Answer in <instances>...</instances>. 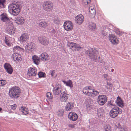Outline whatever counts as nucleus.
<instances>
[{
    "label": "nucleus",
    "mask_w": 131,
    "mask_h": 131,
    "mask_svg": "<svg viewBox=\"0 0 131 131\" xmlns=\"http://www.w3.org/2000/svg\"><path fill=\"white\" fill-rule=\"evenodd\" d=\"M8 8L9 13L15 16L17 15L20 12V6L17 3H12L9 5Z\"/></svg>",
    "instance_id": "1"
},
{
    "label": "nucleus",
    "mask_w": 131,
    "mask_h": 131,
    "mask_svg": "<svg viewBox=\"0 0 131 131\" xmlns=\"http://www.w3.org/2000/svg\"><path fill=\"white\" fill-rule=\"evenodd\" d=\"M21 93L19 88L18 87H13L10 88L9 90V95L12 98H17Z\"/></svg>",
    "instance_id": "2"
},
{
    "label": "nucleus",
    "mask_w": 131,
    "mask_h": 131,
    "mask_svg": "<svg viewBox=\"0 0 131 131\" xmlns=\"http://www.w3.org/2000/svg\"><path fill=\"white\" fill-rule=\"evenodd\" d=\"M85 53L88 54L90 58L93 61H95L97 59L98 52L95 48H90L86 51Z\"/></svg>",
    "instance_id": "3"
},
{
    "label": "nucleus",
    "mask_w": 131,
    "mask_h": 131,
    "mask_svg": "<svg viewBox=\"0 0 131 131\" xmlns=\"http://www.w3.org/2000/svg\"><path fill=\"white\" fill-rule=\"evenodd\" d=\"M122 110L117 107H115L111 110L110 112V116L112 118H114L117 116L119 114L122 113Z\"/></svg>",
    "instance_id": "4"
},
{
    "label": "nucleus",
    "mask_w": 131,
    "mask_h": 131,
    "mask_svg": "<svg viewBox=\"0 0 131 131\" xmlns=\"http://www.w3.org/2000/svg\"><path fill=\"white\" fill-rule=\"evenodd\" d=\"M107 100V97L104 95H100L98 96L97 102L98 104L101 105L104 104Z\"/></svg>",
    "instance_id": "5"
},
{
    "label": "nucleus",
    "mask_w": 131,
    "mask_h": 131,
    "mask_svg": "<svg viewBox=\"0 0 131 131\" xmlns=\"http://www.w3.org/2000/svg\"><path fill=\"white\" fill-rule=\"evenodd\" d=\"M42 6L43 9L46 11H50L52 10L53 8V5L49 2H45L43 3Z\"/></svg>",
    "instance_id": "6"
},
{
    "label": "nucleus",
    "mask_w": 131,
    "mask_h": 131,
    "mask_svg": "<svg viewBox=\"0 0 131 131\" xmlns=\"http://www.w3.org/2000/svg\"><path fill=\"white\" fill-rule=\"evenodd\" d=\"M38 40L40 43L43 45H48L49 43L48 39L45 36H40L39 37Z\"/></svg>",
    "instance_id": "7"
},
{
    "label": "nucleus",
    "mask_w": 131,
    "mask_h": 131,
    "mask_svg": "<svg viewBox=\"0 0 131 131\" xmlns=\"http://www.w3.org/2000/svg\"><path fill=\"white\" fill-rule=\"evenodd\" d=\"M62 88L61 86L58 83L56 84L53 89V94L56 95L60 94L61 92Z\"/></svg>",
    "instance_id": "8"
},
{
    "label": "nucleus",
    "mask_w": 131,
    "mask_h": 131,
    "mask_svg": "<svg viewBox=\"0 0 131 131\" xmlns=\"http://www.w3.org/2000/svg\"><path fill=\"white\" fill-rule=\"evenodd\" d=\"M109 39L113 44L117 45L119 42V41L117 38L113 34H109Z\"/></svg>",
    "instance_id": "9"
},
{
    "label": "nucleus",
    "mask_w": 131,
    "mask_h": 131,
    "mask_svg": "<svg viewBox=\"0 0 131 131\" xmlns=\"http://www.w3.org/2000/svg\"><path fill=\"white\" fill-rule=\"evenodd\" d=\"M84 17L82 15H79L76 16L75 18V23L78 24H81L84 21Z\"/></svg>",
    "instance_id": "10"
},
{
    "label": "nucleus",
    "mask_w": 131,
    "mask_h": 131,
    "mask_svg": "<svg viewBox=\"0 0 131 131\" xmlns=\"http://www.w3.org/2000/svg\"><path fill=\"white\" fill-rule=\"evenodd\" d=\"M67 46L71 49L72 48H76L77 49L78 51L80 49L83 48L79 45L76 43L72 42H68L67 44Z\"/></svg>",
    "instance_id": "11"
},
{
    "label": "nucleus",
    "mask_w": 131,
    "mask_h": 131,
    "mask_svg": "<svg viewBox=\"0 0 131 131\" xmlns=\"http://www.w3.org/2000/svg\"><path fill=\"white\" fill-rule=\"evenodd\" d=\"M64 27L65 29L67 30H70L73 28V25L72 22L70 21H66L64 24Z\"/></svg>",
    "instance_id": "12"
},
{
    "label": "nucleus",
    "mask_w": 131,
    "mask_h": 131,
    "mask_svg": "<svg viewBox=\"0 0 131 131\" xmlns=\"http://www.w3.org/2000/svg\"><path fill=\"white\" fill-rule=\"evenodd\" d=\"M12 58L14 61L16 62L20 61L22 60L21 55L18 53H15L12 55Z\"/></svg>",
    "instance_id": "13"
},
{
    "label": "nucleus",
    "mask_w": 131,
    "mask_h": 131,
    "mask_svg": "<svg viewBox=\"0 0 131 131\" xmlns=\"http://www.w3.org/2000/svg\"><path fill=\"white\" fill-rule=\"evenodd\" d=\"M68 95L67 94L66 91L62 92L60 94V99L62 102H65L68 100Z\"/></svg>",
    "instance_id": "14"
},
{
    "label": "nucleus",
    "mask_w": 131,
    "mask_h": 131,
    "mask_svg": "<svg viewBox=\"0 0 131 131\" xmlns=\"http://www.w3.org/2000/svg\"><path fill=\"white\" fill-rule=\"evenodd\" d=\"M68 117L69 119L73 121H76L78 117V116L77 114L72 112L69 113Z\"/></svg>",
    "instance_id": "15"
},
{
    "label": "nucleus",
    "mask_w": 131,
    "mask_h": 131,
    "mask_svg": "<svg viewBox=\"0 0 131 131\" xmlns=\"http://www.w3.org/2000/svg\"><path fill=\"white\" fill-rule=\"evenodd\" d=\"M4 68L6 71L9 74H11L13 72V69L11 65L8 63H5L4 65Z\"/></svg>",
    "instance_id": "16"
},
{
    "label": "nucleus",
    "mask_w": 131,
    "mask_h": 131,
    "mask_svg": "<svg viewBox=\"0 0 131 131\" xmlns=\"http://www.w3.org/2000/svg\"><path fill=\"white\" fill-rule=\"evenodd\" d=\"M93 89L91 86H87L83 88V92L84 94L89 96V93L91 92Z\"/></svg>",
    "instance_id": "17"
},
{
    "label": "nucleus",
    "mask_w": 131,
    "mask_h": 131,
    "mask_svg": "<svg viewBox=\"0 0 131 131\" xmlns=\"http://www.w3.org/2000/svg\"><path fill=\"white\" fill-rule=\"evenodd\" d=\"M40 59L43 61H47L49 60V55L46 52L42 53L39 56Z\"/></svg>",
    "instance_id": "18"
},
{
    "label": "nucleus",
    "mask_w": 131,
    "mask_h": 131,
    "mask_svg": "<svg viewBox=\"0 0 131 131\" xmlns=\"http://www.w3.org/2000/svg\"><path fill=\"white\" fill-rule=\"evenodd\" d=\"M28 74L30 76H33L37 74V70L35 68H30L28 70Z\"/></svg>",
    "instance_id": "19"
},
{
    "label": "nucleus",
    "mask_w": 131,
    "mask_h": 131,
    "mask_svg": "<svg viewBox=\"0 0 131 131\" xmlns=\"http://www.w3.org/2000/svg\"><path fill=\"white\" fill-rule=\"evenodd\" d=\"M115 102L119 107L122 108L124 106L123 102L121 98L119 96L117 97V100L115 101Z\"/></svg>",
    "instance_id": "20"
},
{
    "label": "nucleus",
    "mask_w": 131,
    "mask_h": 131,
    "mask_svg": "<svg viewBox=\"0 0 131 131\" xmlns=\"http://www.w3.org/2000/svg\"><path fill=\"white\" fill-rule=\"evenodd\" d=\"M74 106V103L72 102L68 103L65 108V110L67 111H70L72 109Z\"/></svg>",
    "instance_id": "21"
},
{
    "label": "nucleus",
    "mask_w": 131,
    "mask_h": 131,
    "mask_svg": "<svg viewBox=\"0 0 131 131\" xmlns=\"http://www.w3.org/2000/svg\"><path fill=\"white\" fill-rule=\"evenodd\" d=\"M33 62L35 64L38 65L40 63V58L36 55H34L32 56V57Z\"/></svg>",
    "instance_id": "22"
},
{
    "label": "nucleus",
    "mask_w": 131,
    "mask_h": 131,
    "mask_svg": "<svg viewBox=\"0 0 131 131\" xmlns=\"http://www.w3.org/2000/svg\"><path fill=\"white\" fill-rule=\"evenodd\" d=\"M28 38V36L27 34L23 33L20 38V41L23 42L24 41L27 40Z\"/></svg>",
    "instance_id": "23"
},
{
    "label": "nucleus",
    "mask_w": 131,
    "mask_h": 131,
    "mask_svg": "<svg viewBox=\"0 0 131 131\" xmlns=\"http://www.w3.org/2000/svg\"><path fill=\"white\" fill-rule=\"evenodd\" d=\"M99 92L96 91L94 89H93L91 92L89 93V96L94 97L95 96H97L99 94Z\"/></svg>",
    "instance_id": "24"
},
{
    "label": "nucleus",
    "mask_w": 131,
    "mask_h": 131,
    "mask_svg": "<svg viewBox=\"0 0 131 131\" xmlns=\"http://www.w3.org/2000/svg\"><path fill=\"white\" fill-rule=\"evenodd\" d=\"M89 10L90 13V15L94 17L96 14V12L95 8L92 6H91L89 8Z\"/></svg>",
    "instance_id": "25"
},
{
    "label": "nucleus",
    "mask_w": 131,
    "mask_h": 131,
    "mask_svg": "<svg viewBox=\"0 0 131 131\" xmlns=\"http://www.w3.org/2000/svg\"><path fill=\"white\" fill-rule=\"evenodd\" d=\"M24 21V19L23 17H17L15 20V22L18 24H23Z\"/></svg>",
    "instance_id": "26"
},
{
    "label": "nucleus",
    "mask_w": 131,
    "mask_h": 131,
    "mask_svg": "<svg viewBox=\"0 0 131 131\" xmlns=\"http://www.w3.org/2000/svg\"><path fill=\"white\" fill-rule=\"evenodd\" d=\"M1 19L3 22H5L8 20L9 19L8 18L7 15L6 14H2L1 15Z\"/></svg>",
    "instance_id": "27"
},
{
    "label": "nucleus",
    "mask_w": 131,
    "mask_h": 131,
    "mask_svg": "<svg viewBox=\"0 0 131 131\" xmlns=\"http://www.w3.org/2000/svg\"><path fill=\"white\" fill-rule=\"evenodd\" d=\"M62 81L67 86L70 87L71 89L73 87L72 82L70 80H69L67 81L64 80Z\"/></svg>",
    "instance_id": "28"
},
{
    "label": "nucleus",
    "mask_w": 131,
    "mask_h": 131,
    "mask_svg": "<svg viewBox=\"0 0 131 131\" xmlns=\"http://www.w3.org/2000/svg\"><path fill=\"white\" fill-rule=\"evenodd\" d=\"M19 110L20 111L22 112L24 115H26L28 114L27 109L26 107H24L23 106H21Z\"/></svg>",
    "instance_id": "29"
},
{
    "label": "nucleus",
    "mask_w": 131,
    "mask_h": 131,
    "mask_svg": "<svg viewBox=\"0 0 131 131\" xmlns=\"http://www.w3.org/2000/svg\"><path fill=\"white\" fill-rule=\"evenodd\" d=\"M11 38L8 36H6L5 37L4 41L6 45L8 46H11V43L10 41Z\"/></svg>",
    "instance_id": "30"
},
{
    "label": "nucleus",
    "mask_w": 131,
    "mask_h": 131,
    "mask_svg": "<svg viewBox=\"0 0 131 131\" xmlns=\"http://www.w3.org/2000/svg\"><path fill=\"white\" fill-rule=\"evenodd\" d=\"M7 29L8 33L10 34H14L15 32V29L13 27H11L9 28V26L7 27Z\"/></svg>",
    "instance_id": "31"
},
{
    "label": "nucleus",
    "mask_w": 131,
    "mask_h": 131,
    "mask_svg": "<svg viewBox=\"0 0 131 131\" xmlns=\"http://www.w3.org/2000/svg\"><path fill=\"white\" fill-rule=\"evenodd\" d=\"M25 48L26 50V51L28 52L32 51L33 49L32 46L30 45L28 43H27L26 45L25 46Z\"/></svg>",
    "instance_id": "32"
},
{
    "label": "nucleus",
    "mask_w": 131,
    "mask_h": 131,
    "mask_svg": "<svg viewBox=\"0 0 131 131\" xmlns=\"http://www.w3.org/2000/svg\"><path fill=\"white\" fill-rule=\"evenodd\" d=\"M89 27L91 30H94L96 28V24L94 23H90L89 25Z\"/></svg>",
    "instance_id": "33"
},
{
    "label": "nucleus",
    "mask_w": 131,
    "mask_h": 131,
    "mask_svg": "<svg viewBox=\"0 0 131 131\" xmlns=\"http://www.w3.org/2000/svg\"><path fill=\"white\" fill-rule=\"evenodd\" d=\"M38 26L41 28H45L47 26V24L45 21L41 22L39 23Z\"/></svg>",
    "instance_id": "34"
},
{
    "label": "nucleus",
    "mask_w": 131,
    "mask_h": 131,
    "mask_svg": "<svg viewBox=\"0 0 131 131\" xmlns=\"http://www.w3.org/2000/svg\"><path fill=\"white\" fill-rule=\"evenodd\" d=\"M122 128L120 124L119 123L116 124L115 126V128L116 129V131L121 130L122 128Z\"/></svg>",
    "instance_id": "35"
},
{
    "label": "nucleus",
    "mask_w": 131,
    "mask_h": 131,
    "mask_svg": "<svg viewBox=\"0 0 131 131\" xmlns=\"http://www.w3.org/2000/svg\"><path fill=\"white\" fill-rule=\"evenodd\" d=\"M104 112L102 109L99 108L97 110V114L98 116H103Z\"/></svg>",
    "instance_id": "36"
},
{
    "label": "nucleus",
    "mask_w": 131,
    "mask_h": 131,
    "mask_svg": "<svg viewBox=\"0 0 131 131\" xmlns=\"http://www.w3.org/2000/svg\"><path fill=\"white\" fill-rule=\"evenodd\" d=\"M6 25L7 26V27H8V26H9V28L11 27H13V26L12 22L10 21L9 19L7 21Z\"/></svg>",
    "instance_id": "37"
},
{
    "label": "nucleus",
    "mask_w": 131,
    "mask_h": 131,
    "mask_svg": "<svg viewBox=\"0 0 131 131\" xmlns=\"http://www.w3.org/2000/svg\"><path fill=\"white\" fill-rule=\"evenodd\" d=\"M21 49V48L18 46H15L13 49L14 52H17L18 51H20Z\"/></svg>",
    "instance_id": "38"
},
{
    "label": "nucleus",
    "mask_w": 131,
    "mask_h": 131,
    "mask_svg": "<svg viewBox=\"0 0 131 131\" xmlns=\"http://www.w3.org/2000/svg\"><path fill=\"white\" fill-rule=\"evenodd\" d=\"M46 96L48 98L50 99H52V95L50 92H47L46 94Z\"/></svg>",
    "instance_id": "39"
},
{
    "label": "nucleus",
    "mask_w": 131,
    "mask_h": 131,
    "mask_svg": "<svg viewBox=\"0 0 131 131\" xmlns=\"http://www.w3.org/2000/svg\"><path fill=\"white\" fill-rule=\"evenodd\" d=\"M45 74L42 72H39L38 74L39 78L44 77H45Z\"/></svg>",
    "instance_id": "40"
},
{
    "label": "nucleus",
    "mask_w": 131,
    "mask_h": 131,
    "mask_svg": "<svg viewBox=\"0 0 131 131\" xmlns=\"http://www.w3.org/2000/svg\"><path fill=\"white\" fill-rule=\"evenodd\" d=\"M105 131H111V128L110 126L108 125H106L104 127Z\"/></svg>",
    "instance_id": "41"
},
{
    "label": "nucleus",
    "mask_w": 131,
    "mask_h": 131,
    "mask_svg": "<svg viewBox=\"0 0 131 131\" xmlns=\"http://www.w3.org/2000/svg\"><path fill=\"white\" fill-rule=\"evenodd\" d=\"M5 0H0V7L2 8L4 7V3Z\"/></svg>",
    "instance_id": "42"
},
{
    "label": "nucleus",
    "mask_w": 131,
    "mask_h": 131,
    "mask_svg": "<svg viewBox=\"0 0 131 131\" xmlns=\"http://www.w3.org/2000/svg\"><path fill=\"white\" fill-rule=\"evenodd\" d=\"M6 81L4 80H0V86H2L6 84Z\"/></svg>",
    "instance_id": "43"
},
{
    "label": "nucleus",
    "mask_w": 131,
    "mask_h": 131,
    "mask_svg": "<svg viewBox=\"0 0 131 131\" xmlns=\"http://www.w3.org/2000/svg\"><path fill=\"white\" fill-rule=\"evenodd\" d=\"M91 0H89V2L88 0H83L82 4L84 5H87L89 3V2H90Z\"/></svg>",
    "instance_id": "44"
},
{
    "label": "nucleus",
    "mask_w": 131,
    "mask_h": 131,
    "mask_svg": "<svg viewBox=\"0 0 131 131\" xmlns=\"http://www.w3.org/2000/svg\"><path fill=\"white\" fill-rule=\"evenodd\" d=\"M58 115L60 116H62L63 114V112L61 111H59L57 113Z\"/></svg>",
    "instance_id": "45"
},
{
    "label": "nucleus",
    "mask_w": 131,
    "mask_h": 131,
    "mask_svg": "<svg viewBox=\"0 0 131 131\" xmlns=\"http://www.w3.org/2000/svg\"><path fill=\"white\" fill-rule=\"evenodd\" d=\"M16 104L12 105L11 106V108L13 110H15L16 108Z\"/></svg>",
    "instance_id": "46"
},
{
    "label": "nucleus",
    "mask_w": 131,
    "mask_h": 131,
    "mask_svg": "<svg viewBox=\"0 0 131 131\" xmlns=\"http://www.w3.org/2000/svg\"><path fill=\"white\" fill-rule=\"evenodd\" d=\"M60 20L59 19H55L54 20V22L56 24H58Z\"/></svg>",
    "instance_id": "47"
},
{
    "label": "nucleus",
    "mask_w": 131,
    "mask_h": 131,
    "mask_svg": "<svg viewBox=\"0 0 131 131\" xmlns=\"http://www.w3.org/2000/svg\"><path fill=\"white\" fill-rule=\"evenodd\" d=\"M55 72L54 70H52L50 71V74L52 76V77L53 76Z\"/></svg>",
    "instance_id": "48"
},
{
    "label": "nucleus",
    "mask_w": 131,
    "mask_h": 131,
    "mask_svg": "<svg viewBox=\"0 0 131 131\" xmlns=\"http://www.w3.org/2000/svg\"><path fill=\"white\" fill-rule=\"evenodd\" d=\"M115 32L116 34H118V35H121V33L120 31H118V30H116L115 31Z\"/></svg>",
    "instance_id": "49"
},
{
    "label": "nucleus",
    "mask_w": 131,
    "mask_h": 131,
    "mask_svg": "<svg viewBox=\"0 0 131 131\" xmlns=\"http://www.w3.org/2000/svg\"><path fill=\"white\" fill-rule=\"evenodd\" d=\"M74 125L73 124H70L69 125V127L71 128H74Z\"/></svg>",
    "instance_id": "50"
},
{
    "label": "nucleus",
    "mask_w": 131,
    "mask_h": 131,
    "mask_svg": "<svg viewBox=\"0 0 131 131\" xmlns=\"http://www.w3.org/2000/svg\"><path fill=\"white\" fill-rule=\"evenodd\" d=\"M51 30V32L53 34H54L55 32V30L53 29H52Z\"/></svg>",
    "instance_id": "51"
},
{
    "label": "nucleus",
    "mask_w": 131,
    "mask_h": 131,
    "mask_svg": "<svg viewBox=\"0 0 131 131\" xmlns=\"http://www.w3.org/2000/svg\"><path fill=\"white\" fill-rule=\"evenodd\" d=\"M105 32H104V31H102V34H103L104 35H106V34H105V33H106Z\"/></svg>",
    "instance_id": "52"
},
{
    "label": "nucleus",
    "mask_w": 131,
    "mask_h": 131,
    "mask_svg": "<svg viewBox=\"0 0 131 131\" xmlns=\"http://www.w3.org/2000/svg\"><path fill=\"white\" fill-rule=\"evenodd\" d=\"M107 85L108 86H110L111 85V84L110 83H107Z\"/></svg>",
    "instance_id": "53"
},
{
    "label": "nucleus",
    "mask_w": 131,
    "mask_h": 131,
    "mask_svg": "<svg viewBox=\"0 0 131 131\" xmlns=\"http://www.w3.org/2000/svg\"><path fill=\"white\" fill-rule=\"evenodd\" d=\"M114 71V69H111V71H112V72H113V71Z\"/></svg>",
    "instance_id": "54"
},
{
    "label": "nucleus",
    "mask_w": 131,
    "mask_h": 131,
    "mask_svg": "<svg viewBox=\"0 0 131 131\" xmlns=\"http://www.w3.org/2000/svg\"><path fill=\"white\" fill-rule=\"evenodd\" d=\"M106 88H107V89L109 88L107 86H106Z\"/></svg>",
    "instance_id": "55"
},
{
    "label": "nucleus",
    "mask_w": 131,
    "mask_h": 131,
    "mask_svg": "<svg viewBox=\"0 0 131 131\" xmlns=\"http://www.w3.org/2000/svg\"><path fill=\"white\" fill-rule=\"evenodd\" d=\"M100 57L99 56V57H98V58L99 59H100Z\"/></svg>",
    "instance_id": "56"
},
{
    "label": "nucleus",
    "mask_w": 131,
    "mask_h": 131,
    "mask_svg": "<svg viewBox=\"0 0 131 131\" xmlns=\"http://www.w3.org/2000/svg\"><path fill=\"white\" fill-rule=\"evenodd\" d=\"M111 105H113V104H111Z\"/></svg>",
    "instance_id": "57"
}]
</instances>
